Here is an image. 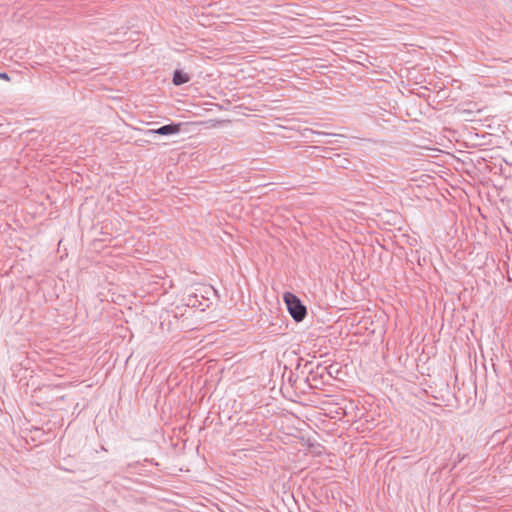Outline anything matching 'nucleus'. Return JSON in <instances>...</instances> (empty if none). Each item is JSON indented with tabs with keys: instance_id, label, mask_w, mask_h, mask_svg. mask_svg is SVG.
Segmentation results:
<instances>
[{
	"instance_id": "5",
	"label": "nucleus",
	"mask_w": 512,
	"mask_h": 512,
	"mask_svg": "<svg viewBox=\"0 0 512 512\" xmlns=\"http://www.w3.org/2000/svg\"><path fill=\"white\" fill-rule=\"evenodd\" d=\"M136 465H138V462L130 463V464H128V469L133 468Z\"/></svg>"
},
{
	"instance_id": "3",
	"label": "nucleus",
	"mask_w": 512,
	"mask_h": 512,
	"mask_svg": "<svg viewBox=\"0 0 512 512\" xmlns=\"http://www.w3.org/2000/svg\"><path fill=\"white\" fill-rule=\"evenodd\" d=\"M191 80V76L184 72L182 69H175L173 72L172 83L175 86H181L188 83Z\"/></svg>"
},
{
	"instance_id": "4",
	"label": "nucleus",
	"mask_w": 512,
	"mask_h": 512,
	"mask_svg": "<svg viewBox=\"0 0 512 512\" xmlns=\"http://www.w3.org/2000/svg\"><path fill=\"white\" fill-rule=\"evenodd\" d=\"M0 79L9 80V75L6 72H0Z\"/></svg>"
},
{
	"instance_id": "1",
	"label": "nucleus",
	"mask_w": 512,
	"mask_h": 512,
	"mask_svg": "<svg viewBox=\"0 0 512 512\" xmlns=\"http://www.w3.org/2000/svg\"><path fill=\"white\" fill-rule=\"evenodd\" d=\"M283 298L287 306V310L294 321H303L307 315V308L301 300L291 292H285Z\"/></svg>"
},
{
	"instance_id": "2",
	"label": "nucleus",
	"mask_w": 512,
	"mask_h": 512,
	"mask_svg": "<svg viewBox=\"0 0 512 512\" xmlns=\"http://www.w3.org/2000/svg\"><path fill=\"white\" fill-rule=\"evenodd\" d=\"M181 123H169L165 124L156 129H148L145 131V135H162V136H170L178 134L181 130Z\"/></svg>"
}]
</instances>
